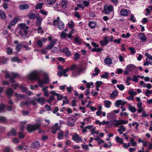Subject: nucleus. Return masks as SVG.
I'll return each mask as SVG.
<instances>
[{
    "label": "nucleus",
    "mask_w": 152,
    "mask_h": 152,
    "mask_svg": "<svg viewBox=\"0 0 152 152\" xmlns=\"http://www.w3.org/2000/svg\"><path fill=\"white\" fill-rule=\"evenodd\" d=\"M40 73V71H34L28 74V77L31 80H38L39 78Z\"/></svg>",
    "instance_id": "f257e3e1"
},
{
    "label": "nucleus",
    "mask_w": 152,
    "mask_h": 152,
    "mask_svg": "<svg viewBox=\"0 0 152 152\" xmlns=\"http://www.w3.org/2000/svg\"><path fill=\"white\" fill-rule=\"evenodd\" d=\"M40 126V124H35L33 125L29 124L27 125L26 128L28 132L31 133L39 129Z\"/></svg>",
    "instance_id": "f03ea898"
},
{
    "label": "nucleus",
    "mask_w": 152,
    "mask_h": 152,
    "mask_svg": "<svg viewBox=\"0 0 152 152\" xmlns=\"http://www.w3.org/2000/svg\"><path fill=\"white\" fill-rule=\"evenodd\" d=\"M136 68V67L133 64H129L127 66L124 71V74L127 75L129 72Z\"/></svg>",
    "instance_id": "7ed1b4c3"
},
{
    "label": "nucleus",
    "mask_w": 152,
    "mask_h": 152,
    "mask_svg": "<svg viewBox=\"0 0 152 152\" xmlns=\"http://www.w3.org/2000/svg\"><path fill=\"white\" fill-rule=\"evenodd\" d=\"M113 7L112 5H106L105 6L103 12L105 14H108L111 12L113 10Z\"/></svg>",
    "instance_id": "20e7f679"
},
{
    "label": "nucleus",
    "mask_w": 152,
    "mask_h": 152,
    "mask_svg": "<svg viewBox=\"0 0 152 152\" xmlns=\"http://www.w3.org/2000/svg\"><path fill=\"white\" fill-rule=\"evenodd\" d=\"M85 70V69L83 67H77L76 69L73 71V75L77 76L81 74L83 71Z\"/></svg>",
    "instance_id": "39448f33"
},
{
    "label": "nucleus",
    "mask_w": 152,
    "mask_h": 152,
    "mask_svg": "<svg viewBox=\"0 0 152 152\" xmlns=\"http://www.w3.org/2000/svg\"><path fill=\"white\" fill-rule=\"evenodd\" d=\"M49 81L48 77V76L45 77L42 80H39L38 83L39 86L41 87H43V84H46L48 83Z\"/></svg>",
    "instance_id": "423d86ee"
},
{
    "label": "nucleus",
    "mask_w": 152,
    "mask_h": 152,
    "mask_svg": "<svg viewBox=\"0 0 152 152\" xmlns=\"http://www.w3.org/2000/svg\"><path fill=\"white\" fill-rule=\"evenodd\" d=\"M17 49H19V48H7V53L8 55L11 54L12 53L16 54L18 53L19 49L16 50L17 51H15Z\"/></svg>",
    "instance_id": "0eeeda50"
},
{
    "label": "nucleus",
    "mask_w": 152,
    "mask_h": 152,
    "mask_svg": "<svg viewBox=\"0 0 152 152\" xmlns=\"http://www.w3.org/2000/svg\"><path fill=\"white\" fill-rule=\"evenodd\" d=\"M2 72L3 73L5 74V77L6 79L9 78L10 80L12 83L15 82L13 78H12L11 77V73L10 74L7 71H2Z\"/></svg>",
    "instance_id": "6e6552de"
},
{
    "label": "nucleus",
    "mask_w": 152,
    "mask_h": 152,
    "mask_svg": "<svg viewBox=\"0 0 152 152\" xmlns=\"http://www.w3.org/2000/svg\"><path fill=\"white\" fill-rule=\"evenodd\" d=\"M115 125L119 127V126L120 125L122 124H126L128 123V122L127 121H124L123 120L121 119L118 121L116 120L115 121Z\"/></svg>",
    "instance_id": "1a4fd4ad"
},
{
    "label": "nucleus",
    "mask_w": 152,
    "mask_h": 152,
    "mask_svg": "<svg viewBox=\"0 0 152 152\" xmlns=\"http://www.w3.org/2000/svg\"><path fill=\"white\" fill-rule=\"evenodd\" d=\"M19 88L23 92L26 93L29 95L31 94V93L29 91H27V88L25 86H23L22 85H21L19 86Z\"/></svg>",
    "instance_id": "9d476101"
},
{
    "label": "nucleus",
    "mask_w": 152,
    "mask_h": 152,
    "mask_svg": "<svg viewBox=\"0 0 152 152\" xmlns=\"http://www.w3.org/2000/svg\"><path fill=\"white\" fill-rule=\"evenodd\" d=\"M72 140L73 141H81L82 140V138L80 137L78 135L75 133V134L72 136Z\"/></svg>",
    "instance_id": "9b49d317"
},
{
    "label": "nucleus",
    "mask_w": 152,
    "mask_h": 152,
    "mask_svg": "<svg viewBox=\"0 0 152 152\" xmlns=\"http://www.w3.org/2000/svg\"><path fill=\"white\" fill-rule=\"evenodd\" d=\"M52 132L53 134H55L58 129H59L58 126V124L56 123L51 128Z\"/></svg>",
    "instance_id": "f8f14e48"
},
{
    "label": "nucleus",
    "mask_w": 152,
    "mask_h": 152,
    "mask_svg": "<svg viewBox=\"0 0 152 152\" xmlns=\"http://www.w3.org/2000/svg\"><path fill=\"white\" fill-rule=\"evenodd\" d=\"M13 93L14 91L11 88H8L5 91L6 94L8 96H11Z\"/></svg>",
    "instance_id": "ddd939ff"
},
{
    "label": "nucleus",
    "mask_w": 152,
    "mask_h": 152,
    "mask_svg": "<svg viewBox=\"0 0 152 152\" xmlns=\"http://www.w3.org/2000/svg\"><path fill=\"white\" fill-rule=\"evenodd\" d=\"M36 100L39 104L43 105L45 102V99L44 97L39 98H36Z\"/></svg>",
    "instance_id": "4468645a"
},
{
    "label": "nucleus",
    "mask_w": 152,
    "mask_h": 152,
    "mask_svg": "<svg viewBox=\"0 0 152 152\" xmlns=\"http://www.w3.org/2000/svg\"><path fill=\"white\" fill-rule=\"evenodd\" d=\"M16 135V132L15 129L13 128L8 133L7 136L8 137H12Z\"/></svg>",
    "instance_id": "2eb2a0df"
},
{
    "label": "nucleus",
    "mask_w": 152,
    "mask_h": 152,
    "mask_svg": "<svg viewBox=\"0 0 152 152\" xmlns=\"http://www.w3.org/2000/svg\"><path fill=\"white\" fill-rule=\"evenodd\" d=\"M118 94V91L116 90H114L111 94L110 97L112 99H115L117 97Z\"/></svg>",
    "instance_id": "dca6fc26"
},
{
    "label": "nucleus",
    "mask_w": 152,
    "mask_h": 152,
    "mask_svg": "<svg viewBox=\"0 0 152 152\" xmlns=\"http://www.w3.org/2000/svg\"><path fill=\"white\" fill-rule=\"evenodd\" d=\"M108 37H104L103 40L100 42V43L101 46H104L108 42Z\"/></svg>",
    "instance_id": "f3484780"
},
{
    "label": "nucleus",
    "mask_w": 152,
    "mask_h": 152,
    "mask_svg": "<svg viewBox=\"0 0 152 152\" xmlns=\"http://www.w3.org/2000/svg\"><path fill=\"white\" fill-rule=\"evenodd\" d=\"M57 25L58 27L60 30H63L64 28V24L63 22L61 21H58Z\"/></svg>",
    "instance_id": "a211bd4d"
},
{
    "label": "nucleus",
    "mask_w": 152,
    "mask_h": 152,
    "mask_svg": "<svg viewBox=\"0 0 152 152\" xmlns=\"http://www.w3.org/2000/svg\"><path fill=\"white\" fill-rule=\"evenodd\" d=\"M103 102L105 107L107 108H110L112 104L111 102L109 100H105Z\"/></svg>",
    "instance_id": "6ab92c4d"
},
{
    "label": "nucleus",
    "mask_w": 152,
    "mask_h": 152,
    "mask_svg": "<svg viewBox=\"0 0 152 152\" xmlns=\"http://www.w3.org/2000/svg\"><path fill=\"white\" fill-rule=\"evenodd\" d=\"M63 52L67 56H69L71 55V53L69 50L68 48H64Z\"/></svg>",
    "instance_id": "aec40b11"
},
{
    "label": "nucleus",
    "mask_w": 152,
    "mask_h": 152,
    "mask_svg": "<svg viewBox=\"0 0 152 152\" xmlns=\"http://www.w3.org/2000/svg\"><path fill=\"white\" fill-rule=\"evenodd\" d=\"M138 37L139 39L143 41H145L146 40V38L143 33L140 34L138 35Z\"/></svg>",
    "instance_id": "412c9836"
},
{
    "label": "nucleus",
    "mask_w": 152,
    "mask_h": 152,
    "mask_svg": "<svg viewBox=\"0 0 152 152\" xmlns=\"http://www.w3.org/2000/svg\"><path fill=\"white\" fill-rule=\"evenodd\" d=\"M19 28L21 30L23 29H28V26H27L25 23H22L19 24Z\"/></svg>",
    "instance_id": "4be33fe9"
},
{
    "label": "nucleus",
    "mask_w": 152,
    "mask_h": 152,
    "mask_svg": "<svg viewBox=\"0 0 152 152\" xmlns=\"http://www.w3.org/2000/svg\"><path fill=\"white\" fill-rule=\"evenodd\" d=\"M47 40L45 38H42L41 40H39L37 42V46L39 47H41L42 46V41L45 42Z\"/></svg>",
    "instance_id": "5701e85b"
},
{
    "label": "nucleus",
    "mask_w": 152,
    "mask_h": 152,
    "mask_svg": "<svg viewBox=\"0 0 152 152\" xmlns=\"http://www.w3.org/2000/svg\"><path fill=\"white\" fill-rule=\"evenodd\" d=\"M40 146L39 143L37 141L32 143L31 145V147L34 148H37Z\"/></svg>",
    "instance_id": "b1692460"
},
{
    "label": "nucleus",
    "mask_w": 152,
    "mask_h": 152,
    "mask_svg": "<svg viewBox=\"0 0 152 152\" xmlns=\"http://www.w3.org/2000/svg\"><path fill=\"white\" fill-rule=\"evenodd\" d=\"M67 1L66 0H62L61 2V7L62 8L65 9L66 7Z\"/></svg>",
    "instance_id": "393cba45"
},
{
    "label": "nucleus",
    "mask_w": 152,
    "mask_h": 152,
    "mask_svg": "<svg viewBox=\"0 0 152 152\" xmlns=\"http://www.w3.org/2000/svg\"><path fill=\"white\" fill-rule=\"evenodd\" d=\"M28 7V5L26 4L20 5L19 6L20 9L21 10L27 9Z\"/></svg>",
    "instance_id": "a878e982"
},
{
    "label": "nucleus",
    "mask_w": 152,
    "mask_h": 152,
    "mask_svg": "<svg viewBox=\"0 0 152 152\" xmlns=\"http://www.w3.org/2000/svg\"><path fill=\"white\" fill-rule=\"evenodd\" d=\"M94 71L95 73H93L92 74V75L94 76H95L96 75H98L99 73L100 72V69L97 67L95 68Z\"/></svg>",
    "instance_id": "bb28decb"
},
{
    "label": "nucleus",
    "mask_w": 152,
    "mask_h": 152,
    "mask_svg": "<svg viewBox=\"0 0 152 152\" xmlns=\"http://www.w3.org/2000/svg\"><path fill=\"white\" fill-rule=\"evenodd\" d=\"M27 16L28 17L29 19H33L35 18L36 15L34 13L30 12L27 15Z\"/></svg>",
    "instance_id": "cd10ccee"
},
{
    "label": "nucleus",
    "mask_w": 152,
    "mask_h": 152,
    "mask_svg": "<svg viewBox=\"0 0 152 152\" xmlns=\"http://www.w3.org/2000/svg\"><path fill=\"white\" fill-rule=\"evenodd\" d=\"M104 61L105 63L107 65H110L112 63V60L109 58H106L104 60Z\"/></svg>",
    "instance_id": "c85d7f7f"
},
{
    "label": "nucleus",
    "mask_w": 152,
    "mask_h": 152,
    "mask_svg": "<svg viewBox=\"0 0 152 152\" xmlns=\"http://www.w3.org/2000/svg\"><path fill=\"white\" fill-rule=\"evenodd\" d=\"M96 25V23L94 21H90L88 23V26L91 28H94Z\"/></svg>",
    "instance_id": "c756f323"
},
{
    "label": "nucleus",
    "mask_w": 152,
    "mask_h": 152,
    "mask_svg": "<svg viewBox=\"0 0 152 152\" xmlns=\"http://www.w3.org/2000/svg\"><path fill=\"white\" fill-rule=\"evenodd\" d=\"M121 15L126 16L128 15V12L127 10L122 9L121 11Z\"/></svg>",
    "instance_id": "7c9ffc66"
},
{
    "label": "nucleus",
    "mask_w": 152,
    "mask_h": 152,
    "mask_svg": "<svg viewBox=\"0 0 152 152\" xmlns=\"http://www.w3.org/2000/svg\"><path fill=\"white\" fill-rule=\"evenodd\" d=\"M96 114L98 116H100L102 114L103 117H105L106 115V113L102 111H97L96 112Z\"/></svg>",
    "instance_id": "2f4dec72"
},
{
    "label": "nucleus",
    "mask_w": 152,
    "mask_h": 152,
    "mask_svg": "<svg viewBox=\"0 0 152 152\" xmlns=\"http://www.w3.org/2000/svg\"><path fill=\"white\" fill-rule=\"evenodd\" d=\"M36 24L37 25H40L41 24V22L42 20V18L39 16H38L36 17Z\"/></svg>",
    "instance_id": "473e14b6"
},
{
    "label": "nucleus",
    "mask_w": 152,
    "mask_h": 152,
    "mask_svg": "<svg viewBox=\"0 0 152 152\" xmlns=\"http://www.w3.org/2000/svg\"><path fill=\"white\" fill-rule=\"evenodd\" d=\"M128 108L129 110L132 113H134L137 111V109L135 107L131 105H129Z\"/></svg>",
    "instance_id": "72a5a7b5"
},
{
    "label": "nucleus",
    "mask_w": 152,
    "mask_h": 152,
    "mask_svg": "<svg viewBox=\"0 0 152 152\" xmlns=\"http://www.w3.org/2000/svg\"><path fill=\"white\" fill-rule=\"evenodd\" d=\"M0 16L2 19H5L6 18V15L4 11L0 10Z\"/></svg>",
    "instance_id": "f704fd0d"
},
{
    "label": "nucleus",
    "mask_w": 152,
    "mask_h": 152,
    "mask_svg": "<svg viewBox=\"0 0 152 152\" xmlns=\"http://www.w3.org/2000/svg\"><path fill=\"white\" fill-rule=\"evenodd\" d=\"M24 42H22L19 43H18L16 46V48H21L22 47H23V48H26L27 46L24 45Z\"/></svg>",
    "instance_id": "c9c22d12"
},
{
    "label": "nucleus",
    "mask_w": 152,
    "mask_h": 152,
    "mask_svg": "<svg viewBox=\"0 0 152 152\" xmlns=\"http://www.w3.org/2000/svg\"><path fill=\"white\" fill-rule=\"evenodd\" d=\"M11 61L12 62H17L19 63L21 62V60L18 59V57H13L12 58Z\"/></svg>",
    "instance_id": "e433bc0d"
},
{
    "label": "nucleus",
    "mask_w": 152,
    "mask_h": 152,
    "mask_svg": "<svg viewBox=\"0 0 152 152\" xmlns=\"http://www.w3.org/2000/svg\"><path fill=\"white\" fill-rule=\"evenodd\" d=\"M116 140L117 142L121 144L123 143L124 142L122 138H120L118 136H117L115 137Z\"/></svg>",
    "instance_id": "4c0bfd02"
},
{
    "label": "nucleus",
    "mask_w": 152,
    "mask_h": 152,
    "mask_svg": "<svg viewBox=\"0 0 152 152\" xmlns=\"http://www.w3.org/2000/svg\"><path fill=\"white\" fill-rule=\"evenodd\" d=\"M19 19L18 18H16L10 22V24L11 25H14L19 20Z\"/></svg>",
    "instance_id": "58836bf2"
},
{
    "label": "nucleus",
    "mask_w": 152,
    "mask_h": 152,
    "mask_svg": "<svg viewBox=\"0 0 152 152\" xmlns=\"http://www.w3.org/2000/svg\"><path fill=\"white\" fill-rule=\"evenodd\" d=\"M56 42V40L55 39L53 40L49 45L47 46V48H52L54 45L55 43Z\"/></svg>",
    "instance_id": "ea45409f"
},
{
    "label": "nucleus",
    "mask_w": 152,
    "mask_h": 152,
    "mask_svg": "<svg viewBox=\"0 0 152 152\" xmlns=\"http://www.w3.org/2000/svg\"><path fill=\"white\" fill-rule=\"evenodd\" d=\"M130 141L132 145V146L135 147L137 146V143L134 140V139L132 138H130Z\"/></svg>",
    "instance_id": "a19ab883"
},
{
    "label": "nucleus",
    "mask_w": 152,
    "mask_h": 152,
    "mask_svg": "<svg viewBox=\"0 0 152 152\" xmlns=\"http://www.w3.org/2000/svg\"><path fill=\"white\" fill-rule=\"evenodd\" d=\"M14 95L18 99H19L20 98L23 99L24 97V96L20 94H18L17 93H15Z\"/></svg>",
    "instance_id": "79ce46f5"
},
{
    "label": "nucleus",
    "mask_w": 152,
    "mask_h": 152,
    "mask_svg": "<svg viewBox=\"0 0 152 152\" xmlns=\"http://www.w3.org/2000/svg\"><path fill=\"white\" fill-rule=\"evenodd\" d=\"M117 87L121 91L123 90L125 88V86L123 84L118 85H117Z\"/></svg>",
    "instance_id": "37998d69"
},
{
    "label": "nucleus",
    "mask_w": 152,
    "mask_h": 152,
    "mask_svg": "<svg viewBox=\"0 0 152 152\" xmlns=\"http://www.w3.org/2000/svg\"><path fill=\"white\" fill-rule=\"evenodd\" d=\"M92 52H100L103 50L102 48H92L91 50Z\"/></svg>",
    "instance_id": "c03bdc74"
},
{
    "label": "nucleus",
    "mask_w": 152,
    "mask_h": 152,
    "mask_svg": "<svg viewBox=\"0 0 152 152\" xmlns=\"http://www.w3.org/2000/svg\"><path fill=\"white\" fill-rule=\"evenodd\" d=\"M43 5V3H38L35 6V8L36 9H41L42 7V6Z\"/></svg>",
    "instance_id": "a18cd8bd"
},
{
    "label": "nucleus",
    "mask_w": 152,
    "mask_h": 152,
    "mask_svg": "<svg viewBox=\"0 0 152 152\" xmlns=\"http://www.w3.org/2000/svg\"><path fill=\"white\" fill-rule=\"evenodd\" d=\"M129 94L131 95H133V96L137 94V93L134 91L133 89H130L129 91Z\"/></svg>",
    "instance_id": "49530a36"
},
{
    "label": "nucleus",
    "mask_w": 152,
    "mask_h": 152,
    "mask_svg": "<svg viewBox=\"0 0 152 152\" xmlns=\"http://www.w3.org/2000/svg\"><path fill=\"white\" fill-rule=\"evenodd\" d=\"M122 102V100H118L115 102V105L117 107H118L119 106L121 105V103Z\"/></svg>",
    "instance_id": "de8ad7c7"
},
{
    "label": "nucleus",
    "mask_w": 152,
    "mask_h": 152,
    "mask_svg": "<svg viewBox=\"0 0 152 152\" xmlns=\"http://www.w3.org/2000/svg\"><path fill=\"white\" fill-rule=\"evenodd\" d=\"M80 57V55L78 53H76L75 54L73 59L75 60H77Z\"/></svg>",
    "instance_id": "09e8293b"
},
{
    "label": "nucleus",
    "mask_w": 152,
    "mask_h": 152,
    "mask_svg": "<svg viewBox=\"0 0 152 152\" xmlns=\"http://www.w3.org/2000/svg\"><path fill=\"white\" fill-rule=\"evenodd\" d=\"M11 75L12 78V77L15 78L18 77L19 76V75L18 74L15 73L13 72L11 73Z\"/></svg>",
    "instance_id": "8fccbe9b"
},
{
    "label": "nucleus",
    "mask_w": 152,
    "mask_h": 152,
    "mask_svg": "<svg viewBox=\"0 0 152 152\" xmlns=\"http://www.w3.org/2000/svg\"><path fill=\"white\" fill-rule=\"evenodd\" d=\"M63 134L62 132L61 131L58 133V138L59 140L61 139L63 136Z\"/></svg>",
    "instance_id": "3c124183"
},
{
    "label": "nucleus",
    "mask_w": 152,
    "mask_h": 152,
    "mask_svg": "<svg viewBox=\"0 0 152 152\" xmlns=\"http://www.w3.org/2000/svg\"><path fill=\"white\" fill-rule=\"evenodd\" d=\"M145 55L150 60H152V61L151 62V64L152 65V56H151L150 54L148 53H145Z\"/></svg>",
    "instance_id": "603ef678"
},
{
    "label": "nucleus",
    "mask_w": 152,
    "mask_h": 152,
    "mask_svg": "<svg viewBox=\"0 0 152 152\" xmlns=\"http://www.w3.org/2000/svg\"><path fill=\"white\" fill-rule=\"evenodd\" d=\"M132 80V78L131 77H128L126 79V83L128 85H130V83H129V82Z\"/></svg>",
    "instance_id": "864d4df0"
},
{
    "label": "nucleus",
    "mask_w": 152,
    "mask_h": 152,
    "mask_svg": "<svg viewBox=\"0 0 152 152\" xmlns=\"http://www.w3.org/2000/svg\"><path fill=\"white\" fill-rule=\"evenodd\" d=\"M109 76L108 73L107 72H106L105 74L102 75L101 76V77L103 78H107Z\"/></svg>",
    "instance_id": "5fc2aeb1"
},
{
    "label": "nucleus",
    "mask_w": 152,
    "mask_h": 152,
    "mask_svg": "<svg viewBox=\"0 0 152 152\" xmlns=\"http://www.w3.org/2000/svg\"><path fill=\"white\" fill-rule=\"evenodd\" d=\"M92 86L91 88H92L94 86L93 85V83L92 82H91L90 83H87V87L89 89V88L91 86Z\"/></svg>",
    "instance_id": "6e6d98bb"
},
{
    "label": "nucleus",
    "mask_w": 152,
    "mask_h": 152,
    "mask_svg": "<svg viewBox=\"0 0 152 152\" xmlns=\"http://www.w3.org/2000/svg\"><path fill=\"white\" fill-rule=\"evenodd\" d=\"M67 36L66 33L64 32V31H62L61 33V38H65Z\"/></svg>",
    "instance_id": "4d7b16f0"
},
{
    "label": "nucleus",
    "mask_w": 152,
    "mask_h": 152,
    "mask_svg": "<svg viewBox=\"0 0 152 152\" xmlns=\"http://www.w3.org/2000/svg\"><path fill=\"white\" fill-rule=\"evenodd\" d=\"M40 12L43 15H46L48 14V12L44 10H41Z\"/></svg>",
    "instance_id": "13d9d810"
},
{
    "label": "nucleus",
    "mask_w": 152,
    "mask_h": 152,
    "mask_svg": "<svg viewBox=\"0 0 152 152\" xmlns=\"http://www.w3.org/2000/svg\"><path fill=\"white\" fill-rule=\"evenodd\" d=\"M8 59L7 58L2 57L1 58L0 61H2L3 64H4L6 63V62L8 61Z\"/></svg>",
    "instance_id": "bf43d9fd"
},
{
    "label": "nucleus",
    "mask_w": 152,
    "mask_h": 152,
    "mask_svg": "<svg viewBox=\"0 0 152 152\" xmlns=\"http://www.w3.org/2000/svg\"><path fill=\"white\" fill-rule=\"evenodd\" d=\"M75 43H77L78 45H79L80 43V41L78 38L76 37L75 38Z\"/></svg>",
    "instance_id": "052dcab7"
},
{
    "label": "nucleus",
    "mask_w": 152,
    "mask_h": 152,
    "mask_svg": "<svg viewBox=\"0 0 152 152\" xmlns=\"http://www.w3.org/2000/svg\"><path fill=\"white\" fill-rule=\"evenodd\" d=\"M67 125L69 126H73L74 125V121L70 122L69 121H67Z\"/></svg>",
    "instance_id": "680f3d73"
},
{
    "label": "nucleus",
    "mask_w": 152,
    "mask_h": 152,
    "mask_svg": "<svg viewBox=\"0 0 152 152\" xmlns=\"http://www.w3.org/2000/svg\"><path fill=\"white\" fill-rule=\"evenodd\" d=\"M81 147L83 148L85 150H88L89 148L88 147V145H84L83 144H82L81 145Z\"/></svg>",
    "instance_id": "e2e57ef3"
},
{
    "label": "nucleus",
    "mask_w": 152,
    "mask_h": 152,
    "mask_svg": "<svg viewBox=\"0 0 152 152\" xmlns=\"http://www.w3.org/2000/svg\"><path fill=\"white\" fill-rule=\"evenodd\" d=\"M6 120L7 119L5 117L0 116V122H3Z\"/></svg>",
    "instance_id": "0e129e2a"
},
{
    "label": "nucleus",
    "mask_w": 152,
    "mask_h": 152,
    "mask_svg": "<svg viewBox=\"0 0 152 152\" xmlns=\"http://www.w3.org/2000/svg\"><path fill=\"white\" fill-rule=\"evenodd\" d=\"M59 17H58L57 18L56 20H53V26H56V23H58V21H60L59 20Z\"/></svg>",
    "instance_id": "69168bd1"
},
{
    "label": "nucleus",
    "mask_w": 152,
    "mask_h": 152,
    "mask_svg": "<svg viewBox=\"0 0 152 152\" xmlns=\"http://www.w3.org/2000/svg\"><path fill=\"white\" fill-rule=\"evenodd\" d=\"M103 82L101 81H97L96 83V86L100 87L102 84Z\"/></svg>",
    "instance_id": "338daca9"
},
{
    "label": "nucleus",
    "mask_w": 152,
    "mask_h": 152,
    "mask_svg": "<svg viewBox=\"0 0 152 152\" xmlns=\"http://www.w3.org/2000/svg\"><path fill=\"white\" fill-rule=\"evenodd\" d=\"M137 76H136L134 75L132 79L133 81L134 82H137L138 81V79H137Z\"/></svg>",
    "instance_id": "774afa93"
}]
</instances>
